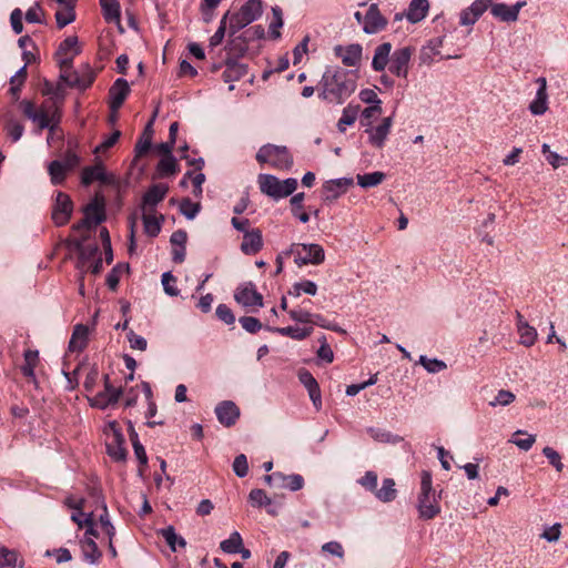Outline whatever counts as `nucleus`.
Returning a JSON list of instances; mask_svg holds the SVG:
<instances>
[{
	"instance_id": "obj_27",
	"label": "nucleus",
	"mask_w": 568,
	"mask_h": 568,
	"mask_svg": "<svg viewBox=\"0 0 568 568\" xmlns=\"http://www.w3.org/2000/svg\"><path fill=\"white\" fill-rule=\"evenodd\" d=\"M266 329L271 332H275L282 336H287L296 341H303L306 337H308L312 332L313 327H298V326H286V327H266Z\"/></svg>"
},
{
	"instance_id": "obj_18",
	"label": "nucleus",
	"mask_w": 568,
	"mask_h": 568,
	"mask_svg": "<svg viewBox=\"0 0 568 568\" xmlns=\"http://www.w3.org/2000/svg\"><path fill=\"white\" fill-rule=\"evenodd\" d=\"M130 93V87L126 80L120 78L116 79L113 85L110 88V109L112 112H118V110L124 103L126 97Z\"/></svg>"
},
{
	"instance_id": "obj_57",
	"label": "nucleus",
	"mask_w": 568,
	"mask_h": 568,
	"mask_svg": "<svg viewBox=\"0 0 568 568\" xmlns=\"http://www.w3.org/2000/svg\"><path fill=\"white\" fill-rule=\"evenodd\" d=\"M130 437L132 440V446H133V450H134L136 458L139 459V462L142 466H146L148 456H146L145 449H144L143 445L140 443L138 434L133 429L130 434Z\"/></svg>"
},
{
	"instance_id": "obj_33",
	"label": "nucleus",
	"mask_w": 568,
	"mask_h": 568,
	"mask_svg": "<svg viewBox=\"0 0 568 568\" xmlns=\"http://www.w3.org/2000/svg\"><path fill=\"white\" fill-rule=\"evenodd\" d=\"M98 255H99V246L97 244L85 245L78 253L77 268L80 270V272H83L90 262H92L99 257Z\"/></svg>"
},
{
	"instance_id": "obj_49",
	"label": "nucleus",
	"mask_w": 568,
	"mask_h": 568,
	"mask_svg": "<svg viewBox=\"0 0 568 568\" xmlns=\"http://www.w3.org/2000/svg\"><path fill=\"white\" fill-rule=\"evenodd\" d=\"M162 536L165 539L166 544L170 546V548L175 551L176 550V544L180 547H185L186 541L183 537L178 536L174 528L172 526H169L162 530Z\"/></svg>"
},
{
	"instance_id": "obj_1",
	"label": "nucleus",
	"mask_w": 568,
	"mask_h": 568,
	"mask_svg": "<svg viewBox=\"0 0 568 568\" xmlns=\"http://www.w3.org/2000/svg\"><path fill=\"white\" fill-rule=\"evenodd\" d=\"M356 80V71L329 67L325 70L318 84V97L329 103L342 104L355 92Z\"/></svg>"
},
{
	"instance_id": "obj_31",
	"label": "nucleus",
	"mask_w": 568,
	"mask_h": 568,
	"mask_svg": "<svg viewBox=\"0 0 568 568\" xmlns=\"http://www.w3.org/2000/svg\"><path fill=\"white\" fill-rule=\"evenodd\" d=\"M248 49V41L243 38V34L230 37V41L226 45L229 58H241L244 57Z\"/></svg>"
},
{
	"instance_id": "obj_52",
	"label": "nucleus",
	"mask_w": 568,
	"mask_h": 568,
	"mask_svg": "<svg viewBox=\"0 0 568 568\" xmlns=\"http://www.w3.org/2000/svg\"><path fill=\"white\" fill-rule=\"evenodd\" d=\"M517 332L519 334L520 343L523 345L530 347L535 344V342L537 339V335H538L535 327L527 324V325H524L523 327H520L519 329H517Z\"/></svg>"
},
{
	"instance_id": "obj_59",
	"label": "nucleus",
	"mask_w": 568,
	"mask_h": 568,
	"mask_svg": "<svg viewBox=\"0 0 568 568\" xmlns=\"http://www.w3.org/2000/svg\"><path fill=\"white\" fill-rule=\"evenodd\" d=\"M542 454L548 459L549 464L555 467V469L559 473L564 469V464L561 463V456L554 448L546 446L542 449Z\"/></svg>"
},
{
	"instance_id": "obj_10",
	"label": "nucleus",
	"mask_w": 568,
	"mask_h": 568,
	"mask_svg": "<svg viewBox=\"0 0 568 568\" xmlns=\"http://www.w3.org/2000/svg\"><path fill=\"white\" fill-rule=\"evenodd\" d=\"M37 115L38 116L34 118L36 121H33L37 123V129L34 130V133L37 134L41 133V131L44 129L49 130L52 126L60 125L62 118L60 108L55 104H51L48 108H40Z\"/></svg>"
},
{
	"instance_id": "obj_3",
	"label": "nucleus",
	"mask_w": 568,
	"mask_h": 568,
	"mask_svg": "<svg viewBox=\"0 0 568 568\" xmlns=\"http://www.w3.org/2000/svg\"><path fill=\"white\" fill-rule=\"evenodd\" d=\"M257 184L263 194L274 200L292 195L298 186V182L294 178L280 180L272 174H260L257 176Z\"/></svg>"
},
{
	"instance_id": "obj_17",
	"label": "nucleus",
	"mask_w": 568,
	"mask_h": 568,
	"mask_svg": "<svg viewBox=\"0 0 568 568\" xmlns=\"http://www.w3.org/2000/svg\"><path fill=\"white\" fill-rule=\"evenodd\" d=\"M3 130L12 142H18L24 132L23 123L17 118L16 113L11 110L2 114Z\"/></svg>"
},
{
	"instance_id": "obj_29",
	"label": "nucleus",
	"mask_w": 568,
	"mask_h": 568,
	"mask_svg": "<svg viewBox=\"0 0 568 568\" xmlns=\"http://www.w3.org/2000/svg\"><path fill=\"white\" fill-rule=\"evenodd\" d=\"M142 220L144 232L151 237L158 236L161 231V222L164 220V216L160 215V217H156L153 210H143Z\"/></svg>"
},
{
	"instance_id": "obj_20",
	"label": "nucleus",
	"mask_w": 568,
	"mask_h": 568,
	"mask_svg": "<svg viewBox=\"0 0 568 568\" xmlns=\"http://www.w3.org/2000/svg\"><path fill=\"white\" fill-rule=\"evenodd\" d=\"M263 246L262 232L258 229H253L250 232H245L243 242L241 244V251L246 255H254L261 251Z\"/></svg>"
},
{
	"instance_id": "obj_56",
	"label": "nucleus",
	"mask_w": 568,
	"mask_h": 568,
	"mask_svg": "<svg viewBox=\"0 0 568 568\" xmlns=\"http://www.w3.org/2000/svg\"><path fill=\"white\" fill-rule=\"evenodd\" d=\"M200 203H193L187 197L183 199L180 204V212L189 220H193L200 212Z\"/></svg>"
},
{
	"instance_id": "obj_44",
	"label": "nucleus",
	"mask_w": 568,
	"mask_h": 568,
	"mask_svg": "<svg viewBox=\"0 0 568 568\" xmlns=\"http://www.w3.org/2000/svg\"><path fill=\"white\" fill-rule=\"evenodd\" d=\"M38 351L28 349L24 352V364L21 367L23 376L30 378L34 377V368L38 362Z\"/></svg>"
},
{
	"instance_id": "obj_50",
	"label": "nucleus",
	"mask_w": 568,
	"mask_h": 568,
	"mask_svg": "<svg viewBox=\"0 0 568 568\" xmlns=\"http://www.w3.org/2000/svg\"><path fill=\"white\" fill-rule=\"evenodd\" d=\"M248 500L253 507H267L272 500L263 489L255 488L250 491Z\"/></svg>"
},
{
	"instance_id": "obj_48",
	"label": "nucleus",
	"mask_w": 568,
	"mask_h": 568,
	"mask_svg": "<svg viewBox=\"0 0 568 568\" xmlns=\"http://www.w3.org/2000/svg\"><path fill=\"white\" fill-rule=\"evenodd\" d=\"M417 364L422 365L428 373L435 374L447 368L445 362L437 358H428L425 355L419 356Z\"/></svg>"
},
{
	"instance_id": "obj_32",
	"label": "nucleus",
	"mask_w": 568,
	"mask_h": 568,
	"mask_svg": "<svg viewBox=\"0 0 568 568\" xmlns=\"http://www.w3.org/2000/svg\"><path fill=\"white\" fill-rule=\"evenodd\" d=\"M156 113H154L151 121L146 124L142 135L140 136L139 141L135 144V153L136 156H143L145 155L152 145V136H153V119L155 118Z\"/></svg>"
},
{
	"instance_id": "obj_6",
	"label": "nucleus",
	"mask_w": 568,
	"mask_h": 568,
	"mask_svg": "<svg viewBox=\"0 0 568 568\" xmlns=\"http://www.w3.org/2000/svg\"><path fill=\"white\" fill-rule=\"evenodd\" d=\"M291 254L297 265L322 264L325 260L324 248L320 244H293Z\"/></svg>"
},
{
	"instance_id": "obj_24",
	"label": "nucleus",
	"mask_w": 568,
	"mask_h": 568,
	"mask_svg": "<svg viewBox=\"0 0 568 568\" xmlns=\"http://www.w3.org/2000/svg\"><path fill=\"white\" fill-rule=\"evenodd\" d=\"M390 51L392 43L389 42H383L375 48L372 61V68L374 71L382 72L385 70L386 65L390 63Z\"/></svg>"
},
{
	"instance_id": "obj_35",
	"label": "nucleus",
	"mask_w": 568,
	"mask_h": 568,
	"mask_svg": "<svg viewBox=\"0 0 568 568\" xmlns=\"http://www.w3.org/2000/svg\"><path fill=\"white\" fill-rule=\"evenodd\" d=\"M397 496L395 489V480L393 478H385L379 489H376L375 497L383 503H390Z\"/></svg>"
},
{
	"instance_id": "obj_53",
	"label": "nucleus",
	"mask_w": 568,
	"mask_h": 568,
	"mask_svg": "<svg viewBox=\"0 0 568 568\" xmlns=\"http://www.w3.org/2000/svg\"><path fill=\"white\" fill-rule=\"evenodd\" d=\"M382 113V106L379 104H374L365 108L362 111L361 124L363 126H371L374 119H376Z\"/></svg>"
},
{
	"instance_id": "obj_23",
	"label": "nucleus",
	"mask_w": 568,
	"mask_h": 568,
	"mask_svg": "<svg viewBox=\"0 0 568 568\" xmlns=\"http://www.w3.org/2000/svg\"><path fill=\"white\" fill-rule=\"evenodd\" d=\"M89 342V328L83 324L74 326L72 336L69 342V352L80 353L82 352Z\"/></svg>"
},
{
	"instance_id": "obj_8",
	"label": "nucleus",
	"mask_w": 568,
	"mask_h": 568,
	"mask_svg": "<svg viewBox=\"0 0 568 568\" xmlns=\"http://www.w3.org/2000/svg\"><path fill=\"white\" fill-rule=\"evenodd\" d=\"M413 53L414 49L410 47L396 49L390 57V63L388 68L390 73L398 78L406 79L408 75V65Z\"/></svg>"
},
{
	"instance_id": "obj_9",
	"label": "nucleus",
	"mask_w": 568,
	"mask_h": 568,
	"mask_svg": "<svg viewBox=\"0 0 568 568\" xmlns=\"http://www.w3.org/2000/svg\"><path fill=\"white\" fill-rule=\"evenodd\" d=\"M73 203L70 196L63 192H58L52 210V220L58 226L65 225L72 214Z\"/></svg>"
},
{
	"instance_id": "obj_43",
	"label": "nucleus",
	"mask_w": 568,
	"mask_h": 568,
	"mask_svg": "<svg viewBox=\"0 0 568 568\" xmlns=\"http://www.w3.org/2000/svg\"><path fill=\"white\" fill-rule=\"evenodd\" d=\"M243 545V539L239 531H233L230 537L220 544V548L226 554H237L241 546Z\"/></svg>"
},
{
	"instance_id": "obj_58",
	"label": "nucleus",
	"mask_w": 568,
	"mask_h": 568,
	"mask_svg": "<svg viewBox=\"0 0 568 568\" xmlns=\"http://www.w3.org/2000/svg\"><path fill=\"white\" fill-rule=\"evenodd\" d=\"M162 285L164 292L170 296H178L180 291L175 286L176 277L173 276L170 272H165L162 274Z\"/></svg>"
},
{
	"instance_id": "obj_14",
	"label": "nucleus",
	"mask_w": 568,
	"mask_h": 568,
	"mask_svg": "<svg viewBox=\"0 0 568 568\" xmlns=\"http://www.w3.org/2000/svg\"><path fill=\"white\" fill-rule=\"evenodd\" d=\"M215 415L223 426L231 427L240 418V408L232 400H223L216 405Z\"/></svg>"
},
{
	"instance_id": "obj_26",
	"label": "nucleus",
	"mask_w": 568,
	"mask_h": 568,
	"mask_svg": "<svg viewBox=\"0 0 568 568\" xmlns=\"http://www.w3.org/2000/svg\"><path fill=\"white\" fill-rule=\"evenodd\" d=\"M428 9V0H412L405 17L409 22L417 23L427 16Z\"/></svg>"
},
{
	"instance_id": "obj_51",
	"label": "nucleus",
	"mask_w": 568,
	"mask_h": 568,
	"mask_svg": "<svg viewBox=\"0 0 568 568\" xmlns=\"http://www.w3.org/2000/svg\"><path fill=\"white\" fill-rule=\"evenodd\" d=\"M273 19L270 23V34L273 39L280 38L281 33L278 29L283 26V12L277 6L272 8Z\"/></svg>"
},
{
	"instance_id": "obj_55",
	"label": "nucleus",
	"mask_w": 568,
	"mask_h": 568,
	"mask_svg": "<svg viewBox=\"0 0 568 568\" xmlns=\"http://www.w3.org/2000/svg\"><path fill=\"white\" fill-rule=\"evenodd\" d=\"M17 552L6 547H0V568H16Z\"/></svg>"
},
{
	"instance_id": "obj_45",
	"label": "nucleus",
	"mask_w": 568,
	"mask_h": 568,
	"mask_svg": "<svg viewBox=\"0 0 568 568\" xmlns=\"http://www.w3.org/2000/svg\"><path fill=\"white\" fill-rule=\"evenodd\" d=\"M103 16L108 21H114L120 18V4L116 0H100Z\"/></svg>"
},
{
	"instance_id": "obj_34",
	"label": "nucleus",
	"mask_w": 568,
	"mask_h": 568,
	"mask_svg": "<svg viewBox=\"0 0 568 568\" xmlns=\"http://www.w3.org/2000/svg\"><path fill=\"white\" fill-rule=\"evenodd\" d=\"M305 200V193H296L292 194V197L290 200L291 205V212L292 215L298 219L302 223H307L310 221V214L306 212H303V202Z\"/></svg>"
},
{
	"instance_id": "obj_2",
	"label": "nucleus",
	"mask_w": 568,
	"mask_h": 568,
	"mask_svg": "<svg viewBox=\"0 0 568 568\" xmlns=\"http://www.w3.org/2000/svg\"><path fill=\"white\" fill-rule=\"evenodd\" d=\"M440 495H436L433 489L432 475L427 470H423L420 475V494L418 496V511L424 519H433L440 511L438 499Z\"/></svg>"
},
{
	"instance_id": "obj_37",
	"label": "nucleus",
	"mask_w": 568,
	"mask_h": 568,
	"mask_svg": "<svg viewBox=\"0 0 568 568\" xmlns=\"http://www.w3.org/2000/svg\"><path fill=\"white\" fill-rule=\"evenodd\" d=\"M361 106L358 104H348L342 113L341 119L337 122V128L341 132H345L346 125H353L357 119Z\"/></svg>"
},
{
	"instance_id": "obj_30",
	"label": "nucleus",
	"mask_w": 568,
	"mask_h": 568,
	"mask_svg": "<svg viewBox=\"0 0 568 568\" xmlns=\"http://www.w3.org/2000/svg\"><path fill=\"white\" fill-rule=\"evenodd\" d=\"M82 557L90 564H97L102 557V552L98 548L97 542L93 538H83L80 541Z\"/></svg>"
},
{
	"instance_id": "obj_42",
	"label": "nucleus",
	"mask_w": 568,
	"mask_h": 568,
	"mask_svg": "<svg viewBox=\"0 0 568 568\" xmlns=\"http://www.w3.org/2000/svg\"><path fill=\"white\" fill-rule=\"evenodd\" d=\"M367 434L376 442L381 443H393L396 444L402 440L398 435H393L390 432L379 428V427H369L367 428Z\"/></svg>"
},
{
	"instance_id": "obj_62",
	"label": "nucleus",
	"mask_w": 568,
	"mask_h": 568,
	"mask_svg": "<svg viewBox=\"0 0 568 568\" xmlns=\"http://www.w3.org/2000/svg\"><path fill=\"white\" fill-rule=\"evenodd\" d=\"M227 18H229V12H226L223 16V18L220 21V26H219L217 30L211 37V39H210V47H212V48L216 47V45H219L223 41L225 32H226V21L229 20Z\"/></svg>"
},
{
	"instance_id": "obj_46",
	"label": "nucleus",
	"mask_w": 568,
	"mask_h": 568,
	"mask_svg": "<svg viewBox=\"0 0 568 568\" xmlns=\"http://www.w3.org/2000/svg\"><path fill=\"white\" fill-rule=\"evenodd\" d=\"M178 162L174 156H163L158 163L160 176L173 175L178 172Z\"/></svg>"
},
{
	"instance_id": "obj_60",
	"label": "nucleus",
	"mask_w": 568,
	"mask_h": 568,
	"mask_svg": "<svg viewBox=\"0 0 568 568\" xmlns=\"http://www.w3.org/2000/svg\"><path fill=\"white\" fill-rule=\"evenodd\" d=\"M19 109L27 119L36 121L34 118L38 116L37 114L39 112V109L37 108L33 101L27 99L21 100L19 102Z\"/></svg>"
},
{
	"instance_id": "obj_19",
	"label": "nucleus",
	"mask_w": 568,
	"mask_h": 568,
	"mask_svg": "<svg viewBox=\"0 0 568 568\" xmlns=\"http://www.w3.org/2000/svg\"><path fill=\"white\" fill-rule=\"evenodd\" d=\"M334 52L335 55L342 60L343 64L356 67L362 59L363 48L358 43H353L347 47L336 45Z\"/></svg>"
},
{
	"instance_id": "obj_63",
	"label": "nucleus",
	"mask_w": 568,
	"mask_h": 568,
	"mask_svg": "<svg viewBox=\"0 0 568 568\" xmlns=\"http://www.w3.org/2000/svg\"><path fill=\"white\" fill-rule=\"evenodd\" d=\"M233 470L236 474V476L243 478L248 473V464L247 458L244 454H240L235 457L233 462Z\"/></svg>"
},
{
	"instance_id": "obj_40",
	"label": "nucleus",
	"mask_w": 568,
	"mask_h": 568,
	"mask_svg": "<svg viewBox=\"0 0 568 568\" xmlns=\"http://www.w3.org/2000/svg\"><path fill=\"white\" fill-rule=\"evenodd\" d=\"M65 165L59 160H54L50 162L48 166V172L51 178V182L53 185H60L64 182L67 176Z\"/></svg>"
},
{
	"instance_id": "obj_4",
	"label": "nucleus",
	"mask_w": 568,
	"mask_h": 568,
	"mask_svg": "<svg viewBox=\"0 0 568 568\" xmlns=\"http://www.w3.org/2000/svg\"><path fill=\"white\" fill-rule=\"evenodd\" d=\"M262 1L248 0L237 12H229V37H233L241 29L245 28L262 16Z\"/></svg>"
},
{
	"instance_id": "obj_54",
	"label": "nucleus",
	"mask_w": 568,
	"mask_h": 568,
	"mask_svg": "<svg viewBox=\"0 0 568 568\" xmlns=\"http://www.w3.org/2000/svg\"><path fill=\"white\" fill-rule=\"evenodd\" d=\"M55 20L59 29L64 28L75 20L74 9L60 8L55 12Z\"/></svg>"
},
{
	"instance_id": "obj_41",
	"label": "nucleus",
	"mask_w": 568,
	"mask_h": 568,
	"mask_svg": "<svg viewBox=\"0 0 568 568\" xmlns=\"http://www.w3.org/2000/svg\"><path fill=\"white\" fill-rule=\"evenodd\" d=\"M303 487L304 478L298 474L284 475L282 473V480L276 485V488H287L292 491H297Z\"/></svg>"
},
{
	"instance_id": "obj_28",
	"label": "nucleus",
	"mask_w": 568,
	"mask_h": 568,
	"mask_svg": "<svg viewBox=\"0 0 568 568\" xmlns=\"http://www.w3.org/2000/svg\"><path fill=\"white\" fill-rule=\"evenodd\" d=\"M84 215L89 217L94 225L105 220L104 201L95 197L84 207Z\"/></svg>"
},
{
	"instance_id": "obj_11",
	"label": "nucleus",
	"mask_w": 568,
	"mask_h": 568,
	"mask_svg": "<svg viewBox=\"0 0 568 568\" xmlns=\"http://www.w3.org/2000/svg\"><path fill=\"white\" fill-rule=\"evenodd\" d=\"M111 436H109L106 442V452L111 458L116 462L125 460L126 458V449L124 447L125 439L118 428L115 423L110 424Z\"/></svg>"
},
{
	"instance_id": "obj_12",
	"label": "nucleus",
	"mask_w": 568,
	"mask_h": 568,
	"mask_svg": "<svg viewBox=\"0 0 568 568\" xmlns=\"http://www.w3.org/2000/svg\"><path fill=\"white\" fill-rule=\"evenodd\" d=\"M386 26L387 19L381 13L378 6L376 3H372L364 16V32L367 34H375L383 31Z\"/></svg>"
},
{
	"instance_id": "obj_13",
	"label": "nucleus",
	"mask_w": 568,
	"mask_h": 568,
	"mask_svg": "<svg viewBox=\"0 0 568 568\" xmlns=\"http://www.w3.org/2000/svg\"><path fill=\"white\" fill-rule=\"evenodd\" d=\"M234 298L237 303L243 306H263V296L256 291L255 285L252 282L244 284L236 288Z\"/></svg>"
},
{
	"instance_id": "obj_39",
	"label": "nucleus",
	"mask_w": 568,
	"mask_h": 568,
	"mask_svg": "<svg viewBox=\"0 0 568 568\" xmlns=\"http://www.w3.org/2000/svg\"><path fill=\"white\" fill-rule=\"evenodd\" d=\"M385 178V173L379 171L356 175L357 184L364 189L379 185Z\"/></svg>"
},
{
	"instance_id": "obj_21",
	"label": "nucleus",
	"mask_w": 568,
	"mask_h": 568,
	"mask_svg": "<svg viewBox=\"0 0 568 568\" xmlns=\"http://www.w3.org/2000/svg\"><path fill=\"white\" fill-rule=\"evenodd\" d=\"M537 83L539 88L535 99L529 104V110L535 115H541L547 111V82L545 78H538Z\"/></svg>"
},
{
	"instance_id": "obj_61",
	"label": "nucleus",
	"mask_w": 568,
	"mask_h": 568,
	"mask_svg": "<svg viewBox=\"0 0 568 568\" xmlns=\"http://www.w3.org/2000/svg\"><path fill=\"white\" fill-rule=\"evenodd\" d=\"M241 326L251 334L257 333L262 328V323L253 316H242L239 320Z\"/></svg>"
},
{
	"instance_id": "obj_5",
	"label": "nucleus",
	"mask_w": 568,
	"mask_h": 568,
	"mask_svg": "<svg viewBox=\"0 0 568 568\" xmlns=\"http://www.w3.org/2000/svg\"><path fill=\"white\" fill-rule=\"evenodd\" d=\"M255 159L260 164L268 163L277 170H290L293 165V156L283 145L265 144L260 148Z\"/></svg>"
},
{
	"instance_id": "obj_47",
	"label": "nucleus",
	"mask_w": 568,
	"mask_h": 568,
	"mask_svg": "<svg viewBox=\"0 0 568 568\" xmlns=\"http://www.w3.org/2000/svg\"><path fill=\"white\" fill-rule=\"evenodd\" d=\"M302 292L308 295H315L317 293V285L313 281H303L300 283H295L292 288L288 291V294L298 297Z\"/></svg>"
},
{
	"instance_id": "obj_36",
	"label": "nucleus",
	"mask_w": 568,
	"mask_h": 568,
	"mask_svg": "<svg viewBox=\"0 0 568 568\" xmlns=\"http://www.w3.org/2000/svg\"><path fill=\"white\" fill-rule=\"evenodd\" d=\"M94 181H105L104 169L101 164L95 166H87L82 170L81 182L84 185H90Z\"/></svg>"
},
{
	"instance_id": "obj_16",
	"label": "nucleus",
	"mask_w": 568,
	"mask_h": 568,
	"mask_svg": "<svg viewBox=\"0 0 568 568\" xmlns=\"http://www.w3.org/2000/svg\"><path fill=\"white\" fill-rule=\"evenodd\" d=\"M298 381L305 386L308 392L310 398L316 409L322 407L321 389L317 381L314 376L305 368L298 371Z\"/></svg>"
},
{
	"instance_id": "obj_15",
	"label": "nucleus",
	"mask_w": 568,
	"mask_h": 568,
	"mask_svg": "<svg viewBox=\"0 0 568 568\" xmlns=\"http://www.w3.org/2000/svg\"><path fill=\"white\" fill-rule=\"evenodd\" d=\"M393 125V119L390 116L384 118L382 123L376 128L367 126L365 130L369 135V143L375 148L382 149L385 144L387 135L390 132Z\"/></svg>"
},
{
	"instance_id": "obj_64",
	"label": "nucleus",
	"mask_w": 568,
	"mask_h": 568,
	"mask_svg": "<svg viewBox=\"0 0 568 568\" xmlns=\"http://www.w3.org/2000/svg\"><path fill=\"white\" fill-rule=\"evenodd\" d=\"M79 79H80V90L84 91L88 88H90L92 85V83L94 82L95 73L89 65H85L84 70L79 73Z\"/></svg>"
},
{
	"instance_id": "obj_38",
	"label": "nucleus",
	"mask_w": 568,
	"mask_h": 568,
	"mask_svg": "<svg viewBox=\"0 0 568 568\" xmlns=\"http://www.w3.org/2000/svg\"><path fill=\"white\" fill-rule=\"evenodd\" d=\"M490 13L504 22H513L517 20L515 9H511L510 6L505 3H491Z\"/></svg>"
},
{
	"instance_id": "obj_22",
	"label": "nucleus",
	"mask_w": 568,
	"mask_h": 568,
	"mask_svg": "<svg viewBox=\"0 0 568 568\" xmlns=\"http://www.w3.org/2000/svg\"><path fill=\"white\" fill-rule=\"evenodd\" d=\"M168 186L164 184H154L149 187L142 197V209L153 210L166 195Z\"/></svg>"
},
{
	"instance_id": "obj_25",
	"label": "nucleus",
	"mask_w": 568,
	"mask_h": 568,
	"mask_svg": "<svg viewBox=\"0 0 568 568\" xmlns=\"http://www.w3.org/2000/svg\"><path fill=\"white\" fill-rule=\"evenodd\" d=\"M247 73V67L243 63H239L232 58H227L225 62V70L222 73V78L225 82H234L242 79Z\"/></svg>"
},
{
	"instance_id": "obj_7",
	"label": "nucleus",
	"mask_w": 568,
	"mask_h": 568,
	"mask_svg": "<svg viewBox=\"0 0 568 568\" xmlns=\"http://www.w3.org/2000/svg\"><path fill=\"white\" fill-rule=\"evenodd\" d=\"M353 183L354 181L351 178H341L324 182L322 186V200L325 203H333L341 195L345 194Z\"/></svg>"
}]
</instances>
